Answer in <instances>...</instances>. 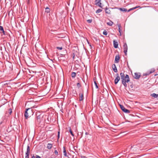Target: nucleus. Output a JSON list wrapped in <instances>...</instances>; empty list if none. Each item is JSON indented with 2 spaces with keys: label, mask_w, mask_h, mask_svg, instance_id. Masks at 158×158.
<instances>
[{
  "label": "nucleus",
  "mask_w": 158,
  "mask_h": 158,
  "mask_svg": "<svg viewBox=\"0 0 158 158\" xmlns=\"http://www.w3.org/2000/svg\"><path fill=\"white\" fill-rule=\"evenodd\" d=\"M113 44L114 47L115 48H117L118 46V43L117 41L114 40L113 41Z\"/></svg>",
  "instance_id": "11"
},
{
  "label": "nucleus",
  "mask_w": 158,
  "mask_h": 158,
  "mask_svg": "<svg viewBox=\"0 0 158 158\" xmlns=\"http://www.w3.org/2000/svg\"><path fill=\"white\" fill-rule=\"evenodd\" d=\"M116 77L114 80V83L115 84H117L118 81L120 80V78L118 73L116 74Z\"/></svg>",
  "instance_id": "5"
},
{
  "label": "nucleus",
  "mask_w": 158,
  "mask_h": 158,
  "mask_svg": "<svg viewBox=\"0 0 158 158\" xmlns=\"http://www.w3.org/2000/svg\"><path fill=\"white\" fill-rule=\"evenodd\" d=\"M79 101H82L84 99V95L83 93H82L81 94H79Z\"/></svg>",
  "instance_id": "10"
},
{
  "label": "nucleus",
  "mask_w": 158,
  "mask_h": 158,
  "mask_svg": "<svg viewBox=\"0 0 158 158\" xmlns=\"http://www.w3.org/2000/svg\"><path fill=\"white\" fill-rule=\"evenodd\" d=\"M82 158H87L86 157L83 156L82 157Z\"/></svg>",
  "instance_id": "39"
},
{
  "label": "nucleus",
  "mask_w": 158,
  "mask_h": 158,
  "mask_svg": "<svg viewBox=\"0 0 158 158\" xmlns=\"http://www.w3.org/2000/svg\"><path fill=\"white\" fill-rule=\"evenodd\" d=\"M30 149L29 146H27V151L26 153V156L25 158H29V154H30Z\"/></svg>",
  "instance_id": "4"
},
{
  "label": "nucleus",
  "mask_w": 158,
  "mask_h": 158,
  "mask_svg": "<svg viewBox=\"0 0 158 158\" xmlns=\"http://www.w3.org/2000/svg\"><path fill=\"white\" fill-rule=\"evenodd\" d=\"M120 76L122 80V83L125 87H127V85L126 83L130 81L129 76L127 74L125 76L124 73H121Z\"/></svg>",
  "instance_id": "1"
},
{
  "label": "nucleus",
  "mask_w": 158,
  "mask_h": 158,
  "mask_svg": "<svg viewBox=\"0 0 158 158\" xmlns=\"http://www.w3.org/2000/svg\"><path fill=\"white\" fill-rule=\"evenodd\" d=\"M119 55H117L116 56L115 59V62L116 63H118L119 62Z\"/></svg>",
  "instance_id": "14"
},
{
  "label": "nucleus",
  "mask_w": 158,
  "mask_h": 158,
  "mask_svg": "<svg viewBox=\"0 0 158 158\" xmlns=\"http://www.w3.org/2000/svg\"><path fill=\"white\" fill-rule=\"evenodd\" d=\"M41 117V115H39L37 117V120L38 122H39L40 121V119Z\"/></svg>",
  "instance_id": "25"
},
{
  "label": "nucleus",
  "mask_w": 158,
  "mask_h": 158,
  "mask_svg": "<svg viewBox=\"0 0 158 158\" xmlns=\"http://www.w3.org/2000/svg\"><path fill=\"white\" fill-rule=\"evenodd\" d=\"M133 76L135 78L137 79H139L140 77V75L137 73H135Z\"/></svg>",
  "instance_id": "12"
},
{
  "label": "nucleus",
  "mask_w": 158,
  "mask_h": 158,
  "mask_svg": "<svg viewBox=\"0 0 158 158\" xmlns=\"http://www.w3.org/2000/svg\"><path fill=\"white\" fill-rule=\"evenodd\" d=\"M63 153L64 156H66L67 153L65 150V148L64 147H63Z\"/></svg>",
  "instance_id": "18"
},
{
  "label": "nucleus",
  "mask_w": 158,
  "mask_h": 158,
  "mask_svg": "<svg viewBox=\"0 0 158 158\" xmlns=\"http://www.w3.org/2000/svg\"><path fill=\"white\" fill-rule=\"evenodd\" d=\"M112 68L114 72L117 73L118 71L116 65L114 64L112 65Z\"/></svg>",
  "instance_id": "13"
},
{
  "label": "nucleus",
  "mask_w": 158,
  "mask_h": 158,
  "mask_svg": "<svg viewBox=\"0 0 158 158\" xmlns=\"http://www.w3.org/2000/svg\"><path fill=\"white\" fill-rule=\"evenodd\" d=\"M8 56H9V58H6V61H7L8 62H10V57H9V55H8Z\"/></svg>",
  "instance_id": "31"
},
{
  "label": "nucleus",
  "mask_w": 158,
  "mask_h": 158,
  "mask_svg": "<svg viewBox=\"0 0 158 158\" xmlns=\"http://www.w3.org/2000/svg\"><path fill=\"white\" fill-rule=\"evenodd\" d=\"M69 131L70 132V134L73 136H74V135L73 134V132L70 127H69Z\"/></svg>",
  "instance_id": "23"
},
{
  "label": "nucleus",
  "mask_w": 158,
  "mask_h": 158,
  "mask_svg": "<svg viewBox=\"0 0 158 158\" xmlns=\"http://www.w3.org/2000/svg\"><path fill=\"white\" fill-rule=\"evenodd\" d=\"M35 158H40V157L39 156L36 155V157H35Z\"/></svg>",
  "instance_id": "35"
},
{
  "label": "nucleus",
  "mask_w": 158,
  "mask_h": 158,
  "mask_svg": "<svg viewBox=\"0 0 158 158\" xmlns=\"http://www.w3.org/2000/svg\"><path fill=\"white\" fill-rule=\"evenodd\" d=\"M0 31H1V33L2 32L3 33V34L5 35V32L4 30L3 27L1 26H0Z\"/></svg>",
  "instance_id": "16"
},
{
  "label": "nucleus",
  "mask_w": 158,
  "mask_h": 158,
  "mask_svg": "<svg viewBox=\"0 0 158 158\" xmlns=\"http://www.w3.org/2000/svg\"><path fill=\"white\" fill-rule=\"evenodd\" d=\"M8 44H9V45H10V44H9V43H8Z\"/></svg>",
  "instance_id": "43"
},
{
  "label": "nucleus",
  "mask_w": 158,
  "mask_h": 158,
  "mask_svg": "<svg viewBox=\"0 0 158 158\" xmlns=\"http://www.w3.org/2000/svg\"><path fill=\"white\" fill-rule=\"evenodd\" d=\"M77 86L79 88L81 87V85L79 83H77Z\"/></svg>",
  "instance_id": "34"
},
{
  "label": "nucleus",
  "mask_w": 158,
  "mask_h": 158,
  "mask_svg": "<svg viewBox=\"0 0 158 158\" xmlns=\"http://www.w3.org/2000/svg\"><path fill=\"white\" fill-rule=\"evenodd\" d=\"M105 12L106 14H110L111 13V11L109 8H106L105 9Z\"/></svg>",
  "instance_id": "15"
},
{
  "label": "nucleus",
  "mask_w": 158,
  "mask_h": 158,
  "mask_svg": "<svg viewBox=\"0 0 158 158\" xmlns=\"http://www.w3.org/2000/svg\"><path fill=\"white\" fill-rule=\"evenodd\" d=\"M118 30H119V32L120 33V35H121V30L119 28H118Z\"/></svg>",
  "instance_id": "36"
},
{
  "label": "nucleus",
  "mask_w": 158,
  "mask_h": 158,
  "mask_svg": "<svg viewBox=\"0 0 158 158\" xmlns=\"http://www.w3.org/2000/svg\"><path fill=\"white\" fill-rule=\"evenodd\" d=\"M102 11V10L101 9H99L96 10V13H99L100 12H101Z\"/></svg>",
  "instance_id": "28"
},
{
  "label": "nucleus",
  "mask_w": 158,
  "mask_h": 158,
  "mask_svg": "<svg viewBox=\"0 0 158 158\" xmlns=\"http://www.w3.org/2000/svg\"><path fill=\"white\" fill-rule=\"evenodd\" d=\"M94 84L95 85L96 87V88H97V89L98 88V87L97 85V84L96 81L94 80Z\"/></svg>",
  "instance_id": "26"
},
{
  "label": "nucleus",
  "mask_w": 158,
  "mask_h": 158,
  "mask_svg": "<svg viewBox=\"0 0 158 158\" xmlns=\"http://www.w3.org/2000/svg\"><path fill=\"white\" fill-rule=\"evenodd\" d=\"M119 9L120 10L124 12H126L127 10L126 9L124 8H119Z\"/></svg>",
  "instance_id": "20"
},
{
  "label": "nucleus",
  "mask_w": 158,
  "mask_h": 158,
  "mask_svg": "<svg viewBox=\"0 0 158 158\" xmlns=\"http://www.w3.org/2000/svg\"><path fill=\"white\" fill-rule=\"evenodd\" d=\"M54 153L56 155H58V152L57 150H55L54 151Z\"/></svg>",
  "instance_id": "33"
},
{
  "label": "nucleus",
  "mask_w": 158,
  "mask_h": 158,
  "mask_svg": "<svg viewBox=\"0 0 158 158\" xmlns=\"http://www.w3.org/2000/svg\"><path fill=\"white\" fill-rule=\"evenodd\" d=\"M11 112H12L11 110L10 109V113H11Z\"/></svg>",
  "instance_id": "42"
},
{
  "label": "nucleus",
  "mask_w": 158,
  "mask_h": 158,
  "mask_svg": "<svg viewBox=\"0 0 158 158\" xmlns=\"http://www.w3.org/2000/svg\"><path fill=\"white\" fill-rule=\"evenodd\" d=\"M45 11L47 13H48L50 11V10L49 8L47 7L45 9Z\"/></svg>",
  "instance_id": "24"
},
{
  "label": "nucleus",
  "mask_w": 158,
  "mask_h": 158,
  "mask_svg": "<svg viewBox=\"0 0 158 158\" xmlns=\"http://www.w3.org/2000/svg\"><path fill=\"white\" fill-rule=\"evenodd\" d=\"M32 158H35V157L33 156H32Z\"/></svg>",
  "instance_id": "40"
},
{
  "label": "nucleus",
  "mask_w": 158,
  "mask_h": 158,
  "mask_svg": "<svg viewBox=\"0 0 158 158\" xmlns=\"http://www.w3.org/2000/svg\"><path fill=\"white\" fill-rule=\"evenodd\" d=\"M118 28H119H119H120V27H121L120 24H118Z\"/></svg>",
  "instance_id": "37"
},
{
  "label": "nucleus",
  "mask_w": 158,
  "mask_h": 158,
  "mask_svg": "<svg viewBox=\"0 0 158 158\" xmlns=\"http://www.w3.org/2000/svg\"><path fill=\"white\" fill-rule=\"evenodd\" d=\"M136 7H137V8L139 7H140V6H137Z\"/></svg>",
  "instance_id": "41"
},
{
  "label": "nucleus",
  "mask_w": 158,
  "mask_h": 158,
  "mask_svg": "<svg viewBox=\"0 0 158 158\" xmlns=\"http://www.w3.org/2000/svg\"><path fill=\"white\" fill-rule=\"evenodd\" d=\"M137 7H133V8H131L130 9H129L128 11H127L128 12H129L130 11L132 10H134L136 8H137Z\"/></svg>",
  "instance_id": "27"
},
{
  "label": "nucleus",
  "mask_w": 158,
  "mask_h": 158,
  "mask_svg": "<svg viewBox=\"0 0 158 158\" xmlns=\"http://www.w3.org/2000/svg\"><path fill=\"white\" fill-rule=\"evenodd\" d=\"M151 96L152 97H154L155 98H156L158 97V94H156L155 93L152 94H151Z\"/></svg>",
  "instance_id": "19"
},
{
  "label": "nucleus",
  "mask_w": 158,
  "mask_h": 158,
  "mask_svg": "<svg viewBox=\"0 0 158 158\" xmlns=\"http://www.w3.org/2000/svg\"><path fill=\"white\" fill-rule=\"evenodd\" d=\"M101 0H96L95 1V4L99 6L100 7H102V3L101 2Z\"/></svg>",
  "instance_id": "9"
},
{
  "label": "nucleus",
  "mask_w": 158,
  "mask_h": 158,
  "mask_svg": "<svg viewBox=\"0 0 158 158\" xmlns=\"http://www.w3.org/2000/svg\"><path fill=\"white\" fill-rule=\"evenodd\" d=\"M113 22H112L111 21H110L109 22H107V24L108 25H109V26H112L113 25Z\"/></svg>",
  "instance_id": "21"
},
{
  "label": "nucleus",
  "mask_w": 158,
  "mask_h": 158,
  "mask_svg": "<svg viewBox=\"0 0 158 158\" xmlns=\"http://www.w3.org/2000/svg\"><path fill=\"white\" fill-rule=\"evenodd\" d=\"M56 48L58 49H59L60 50H61L62 49V47H57Z\"/></svg>",
  "instance_id": "32"
},
{
  "label": "nucleus",
  "mask_w": 158,
  "mask_h": 158,
  "mask_svg": "<svg viewBox=\"0 0 158 158\" xmlns=\"http://www.w3.org/2000/svg\"><path fill=\"white\" fill-rule=\"evenodd\" d=\"M155 71V69L154 68H152L149 71L144 73V74L145 76L149 75L150 74L154 72Z\"/></svg>",
  "instance_id": "6"
},
{
  "label": "nucleus",
  "mask_w": 158,
  "mask_h": 158,
  "mask_svg": "<svg viewBox=\"0 0 158 158\" xmlns=\"http://www.w3.org/2000/svg\"><path fill=\"white\" fill-rule=\"evenodd\" d=\"M59 134H60V132H59V131L58 132V138L59 137Z\"/></svg>",
  "instance_id": "38"
},
{
  "label": "nucleus",
  "mask_w": 158,
  "mask_h": 158,
  "mask_svg": "<svg viewBox=\"0 0 158 158\" xmlns=\"http://www.w3.org/2000/svg\"><path fill=\"white\" fill-rule=\"evenodd\" d=\"M120 107L122 110L124 112L127 113H129L130 112V111L129 110L126 109L123 106L120 105Z\"/></svg>",
  "instance_id": "3"
},
{
  "label": "nucleus",
  "mask_w": 158,
  "mask_h": 158,
  "mask_svg": "<svg viewBox=\"0 0 158 158\" xmlns=\"http://www.w3.org/2000/svg\"><path fill=\"white\" fill-rule=\"evenodd\" d=\"M34 108V106H33L32 107L28 108L26 109V111L24 114V116L26 118L30 117L33 114L32 110L31 109V108Z\"/></svg>",
  "instance_id": "2"
},
{
  "label": "nucleus",
  "mask_w": 158,
  "mask_h": 158,
  "mask_svg": "<svg viewBox=\"0 0 158 158\" xmlns=\"http://www.w3.org/2000/svg\"><path fill=\"white\" fill-rule=\"evenodd\" d=\"M124 52L125 54L127 55V46L126 43L124 44L123 45Z\"/></svg>",
  "instance_id": "7"
},
{
  "label": "nucleus",
  "mask_w": 158,
  "mask_h": 158,
  "mask_svg": "<svg viewBox=\"0 0 158 158\" xmlns=\"http://www.w3.org/2000/svg\"><path fill=\"white\" fill-rule=\"evenodd\" d=\"M52 147V144L51 143H48L47 145V148L49 149H51Z\"/></svg>",
  "instance_id": "17"
},
{
  "label": "nucleus",
  "mask_w": 158,
  "mask_h": 158,
  "mask_svg": "<svg viewBox=\"0 0 158 158\" xmlns=\"http://www.w3.org/2000/svg\"><path fill=\"white\" fill-rule=\"evenodd\" d=\"M76 75V73L74 72H73L71 74V76L72 77L74 78Z\"/></svg>",
  "instance_id": "22"
},
{
  "label": "nucleus",
  "mask_w": 158,
  "mask_h": 158,
  "mask_svg": "<svg viewBox=\"0 0 158 158\" xmlns=\"http://www.w3.org/2000/svg\"><path fill=\"white\" fill-rule=\"evenodd\" d=\"M10 109L8 110V111L5 114V117L6 119H9L10 117Z\"/></svg>",
  "instance_id": "8"
},
{
  "label": "nucleus",
  "mask_w": 158,
  "mask_h": 158,
  "mask_svg": "<svg viewBox=\"0 0 158 158\" xmlns=\"http://www.w3.org/2000/svg\"><path fill=\"white\" fill-rule=\"evenodd\" d=\"M103 34L104 35H106L107 34V32L106 30H104L103 32Z\"/></svg>",
  "instance_id": "29"
},
{
  "label": "nucleus",
  "mask_w": 158,
  "mask_h": 158,
  "mask_svg": "<svg viewBox=\"0 0 158 158\" xmlns=\"http://www.w3.org/2000/svg\"><path fill=\"white\" fill-rule=\"evenodd\" d=\"M87 21L89 23H91L92 22V20L91 19H88V20H87Z\"/></svg>",
  "instance_id": "30"
}]
</instances>
